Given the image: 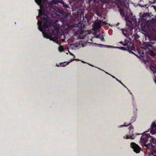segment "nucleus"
I'll list each match as a JSON object with an SVG mask.
<instances>
[{
	"label": "nucleus",
	"mask_w": 156,
	"mask_h": 156,
	"mask_svg": "<svg viewBox=\"0 0 156 156\" xmlns=\"http://www.w3.org/2000/svg\"><path fill=\"white\" fill-rule=\"evenodd\" d=\"M46 16L45 15L43 14L41 9L39 10L38 16L42 20V22L38 21L37 22L39 29L42 32L44 37L49 38L50 40H52L53 38L55 37L53 34H50V27H51L52 26L50 23L44 17Z\"/></svg>",
	"instance_id": "1"
},
{
	"label": "nucleus",
	"mask_w": 156,
	"mask_h": 156,
	"mask_svg": "<svg viewBox=\"0 0 156 156\" xmlns=\"http://www.w3.org/2000/svg\"><path fill=\"white\" fill-rule=\"evenodd\" d=\"M131 146L134 152L136 153L140 152V148L137 144L134 143H132L131 144Z\"/></svg>",
	"instance_id": "2"
},
{
	"label": "nucleus",
	"mask_w": 156,
	"mask_h": 156,
	"mask_svg": "<svg viewBox=\"0 0 156 156\" xmlns=\"http://www.w3.org/2000/svg\"><path fill=\"white\" fill-rule=\"evenodd\" d=\"M69 54L71 55H72L73 56V60L71 59L69 62H64L63 63H61L60 64V66H66V65L68 64L70 62H72L73 60H76V59H75L74 58L75 57V56L73 55L72 53L71 52H69Z\"/></svg>",
	"instance_id": "3"
},
{
	"label": "nucleus",
	"mask_w": 156,
	"mask_h": 156,
	"mask_svg": "<svg viewBox=\"0 0 156 156\" xmlns=\"http://www.w3.org/2000/svg\"><path fill=\"white\" fill-rule=\"evenodd\" d=\"M152 124L151 133L153 134H156V124L155 123H153Z\"/></svg>",
	"instance_id": "4"
},
{
	"label": "nucleus",
	"mask_w": 156,
	"mask_h": 156,
	"mask_svg": "<svg viewBox=\"0 0 156 156\" xmlns=\"http://www.w3.org/2000/svg\"><path fill=\"white\" fill-rule=\"evenodd\" d=\"M124 137L126 139H134V137L133 134L132 135H126L125 136H124Z\"/></svg>",
	"instance_id": "5"
},
{
	"label": "nucleus",
	"mask_w": 156,
	"mask_h": 156,
	"mask_svg": "<svg viewBox=\"0 0 156 156\" xmlns=\"http://www.w3.org/2000/svg\"><path fill=\"white\" fill-rule=\"evenodd\" d=\"M150 69L154 73H156V69L152 66H150ZM155 83H156V80L154 79Z\"/></svg>",
	"instance_id": "6"
},
{
	"label": "nucleus",
	"mask_w": 156,
	"mask_h": 156,
	"mask_svg": "<svg viewBox=\"0 0 156 156\" xmlns=\"http://www.w3.org/2000/svg\"><path fill=\"white\" fill-rule=\"evenodd\" d=\"M96 38H100L102 41H104V37L101 34H100L96 36Z\"/></svg>",
	"instance_id": "7"
},
{
	"label": "nucleus",
	"mask_w": 156,
	"mask_h": 156,
	"mask_svg": "<svg viewBox=\"0 0 156 156\" xmlns=\"http://www.w3.org/2000/svg\"><path fill=\"white\" fill-rule=\"evenodd\" d=\"M128 48L129 49H132L133 50H135V48L133 46V44L132 43H131V45L130 47L128 46Z\"/></svg>",
	"instance_id": "8"
},
{
	"label": "nucleus",
	"mask_w": 156,
	"mask_h": 156,
	"mask_svg": "<svg viewBox=\"0 0 156 156\" xmlns=\"http://www.w3.org/2000/svg\"><path fill=\"white\" fill-rule=\"evenodd\" d=\"M35 2L38 4V5L40 6V8H41V0H35Z\"/></svg>",
	"instance_id": "9"
},
{
	"label": "nucleus",
	"mask_w": 156,
	"mask_h": 156,
	"mask_svg": "<svg viewBox=\"0 0 156 156\" xmlns=\"http://www.w3.org/2000/svg\"><path fill=\"white\" fill-rule=\"evenodd\" d=\"M58 50L59 52H62L64 51V49L62 46H60L58 48Z\"/></svg>",
	"instance_id": "10"
},
{
	"label": "nucleus",
	"mask_w": 156,
	"mask_h": 156,
	"mask_svg": "<svg viewBox=\"0 0 156 156\" xmlns=\"http://www.w3.org/2000/svg\"><path fill=\"white\" fill-rule=\"evenodd\" d=\"M151 4H154L156 2V0H148Z\"/></svg>",
	"instance_id": "11"
},
{
	"label": "nucleus",
	"mask_w": 156,
	"mask_h": 156,
	"mask_svg": "<svg viewBox=\"0 0 156 156\" xmlns=\"http://www.w3.org/2000/svg\"><path fill=\"white\" fill-rule=\"evenodd\" d=\"M95 25L97 28H99L101 26L100 23H95Z\"/></svg>",
	"instance_id": "12"
},
{
	"label": "nucleus",
	"mask_w": 156,
	"mask_h": 156,
	"mask_svg": "<svg viewBox=\"0 0 156 156\" xmlns=\"http://www.w3.org/2000/svg\"><path fill=\"white\" fill-rule=\"evenodd\" d=\"M150 54L151 55L153 56H154L155 55V54L152 51H150Z\"/></svg>",
	"instance_id": "13"
},
{
	"label": "nucleus",
	"mask_w": 156,
	"mask_h": 156,
	"mask_svg": "<svg viewBox=\"0 0 156 156\" xmlns=\"http://www.w3.org/2000/svg\"><path fill=\"white\" fill-rule=\"evenodd\" d=\"M119 12H120V13L121 15L122 16H124V13L123 11L122 10H119Z\"/></svg>",
	"instance_id": "14"
},
{
	"label": "nucleus",
	"mask_w": 156,
	"mask_h": 156,
	"mask_svg": "<svg viewBox=\"0 0 156 156\" xmlns=\"http://www.w3.org/2000/svg\"><path fill=\"white\" fill-rule=\"evenodd\" d=\"M83 33H81L80 34V38L81 39H83L84 38V35H83V36H81L82 35Z\"/></svg>",
	"instance_id": "15"
},
{
	"label": "nucleus",
	"mask_w": 156,
	"mask_h": 156,
	"mask_svg": "<svg viewBox=\"0 0 156 156\" xmlns=\"http://www.w3.org/2000/svg\"><path fill=\"white\" fill-rule=\"evenodd\" d=\"M108 47H112V48H120V49H122V48H123V47H113V46H108Z\"/></svg>",
	"instance_id": "16"
},
{
	"label": "nucleus",
	"mask_w": 156,
	"mask_h": 156,
	"mask_svg": "<svg viewBox=\"0 0 156 156\" xmlns=\"http://www.w3.org/2000/svg\"><path fill=\"white\" fill-rule=\"evenodd\" d=\"M146 136V135H143V136H142L141 137V139H144L145 138V136Z\"/></svg>",
	"instance_id": "17"
},
{
	"label": "nucleus",
	"mask_w": 156,
	"mask_h": 156,
	"mask_svg": "<svg viewBox=\"0 0 156 156\" xmlns=\"http://www.w3.org/2000/svg\"><path fill=\"white\" fill-rule=\"evenodd\" d=\"M153 150H154V153H156V147H155Z\"/></svg>",
	"instance_id": "18"
},
{
	"label": "nucleus",
	"mask_w": 156,
	"mask_h": 156,
	"mask_svg": "<svg viewBox=\"0 0 156 156\" xmlns=\"http://www.w3.org/2000/svg\"><path fill=\"white\" fill-rule=\"evenodd\" d=\"M127 126V125L126 126L125 125H121L120 126V127H123V126Z\"/></svg>",
	"instance_id": "19"
},
{
	"label": "nucleus",
	"mask_w": 156,
	"mask_h": 156,
	"mask_svg": "<svg viewBox=\"0 0 156 156\" xmlns=\"http://www.w3.org/2000/svg\"><path fill=\"white\" fill-rule=\"evenodd\" d=\"M115 79L118 81L120 83H122V82L120 81L118 79H117V78H115Z\"/></svg>",
	"instance_id": "20"
},
{
	"label": "nucleus",
	"mask_w": 156,
	"mask_h": 156,
	"mask_svg": "<svg viewBox=\"0 0 156 156\" xmlns=\"http://www.w3.org/2000/svg\"><path fill=\"white\" fill-rule=\"evenodd\" d=\"M111 76L113 78H115V79L116 78L114 76Z\"/></svg>",
	"instance_id": "21"
},
{
	"label": "nucleus",
	"mask_w": 156,
	"mask_h": 156,
	"mask_svg": "<svg viewBox=\"0 0 156 156\" xmlns=\"http://www.w3.org/2000/svg\"><path fill=\"white\" fill-rule=\"evenodd\" d=\"M119 43L121 44H122V42H120Z\"/></svg>",
	"instance_id": "22"
},
{
	"label": "nucleus",
	"mask_w": 156,
	"mask_h": 156,
	"mask_svg": "<svg viewBox=\"0 0 156 156\" xmlns=\"http://www.w3.org/2000/svg\"><path fill=\"white\" fill-rule=\"evenodd\" d=\"M122 85H123V86H124V85H123V84L122 83H121Z\"/></svg>",
	"instance_id": "23"
},
{
	"label": "nucleus",
	"mask_w": 156,
	"mask_h": 156,
	"mask_svg": "<svg viewBox=\"0 0 156 156\" xmlns=\"http://www.w3.org/2000/svg\"><path fill=\"white\" fill-rule=\"evenodd\" d=\"M131 53H133V54H134V53H133V52H131Z\"/></svg>",
	"instance_id": "24"
},
{
	"label": "nucleus",
	"mask_w": 156,
	"mask_h": 156,
	"mask_svg": "<svg viewBox=\"0 0 156 156\" xmlns=\"http://www.w3.org/2000/svg\"><path fill=\"white\" fill-rule=\"evenodd\" d=\"M142 59L144 60V58H143V56H142Z\"/></svg>",
	"instance_id": "25"
},
{
	"label": "nucleus",
	"mask_w": 156,
	"mask_h": 156,
	"mask_svg": "<svg viewBox=\"0 0 156 156\" xmlns=\"http://www.w3.org/2000/svg\"><path fill=\"white\" fill-rule=\"evenodd\" d=\"M150 156H152V155H150Z\"/></svg>",
	"instance_id": "26"
}]
</instances>
